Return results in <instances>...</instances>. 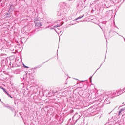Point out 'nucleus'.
I'll use <instances>...</instances> for the list:
<instances>
[{"label": "nucleus", "instance_id": "obj_1", "mask_svg": "<svg viewBox=\"0 0 125 125\" xmlns=\"http://www.w3.org/2000/svg\"><path fill=\"white\" fill-rule=\"evenodd\" d=\"M34 22L35 24V27H38L39 28L42 26V24H41V19L40 18L37 17L34 19Z\"/></svg>", "mask_w": 125, "mask_h": 125}, {"label": "nucleus", "instance_id": "obj_2", "mask_svg": "<svg viewBox=\"0 0 125 125\" xmlns=\"http://www.w3.org/2000/svg\"><path fill=\"white\" fill-rule=\"evenodd\" d=\"M81 117H82V113H76L73 116L72 120H76V121H78V120L80 119Z\"/></svg>", "mask_w": 125, "mask_h": 125}, {"label": "nucleus", "instance_id": "obj_3", "mask_svg": "<svg viewBox=\"0 0 125 125\" xmlns=\"http://www.w3.org/2000/svg\"><path fill=\"white\" fill-rule=\"evenodd\" d=\"M123 93H121V91H113L111 92L112 95H115V96H119L121 95Z\"/></svg>", "mask_w": 125, "mask_h": 125}, {"label": "nucleus", "instance_id": "obj_4", "mask_svg": "<svg viewBox=\"0 0 125 125\" xmlns=\"http://www.w3.org/2000/svg\"><path fill=\"white\" fill-rule=\"evenodd\" d=\"M61 25L60 24H57L55 26H53V27H50L51 26L49 25L48 26L46 27L45 29H50L51 30H54L56 33H57V31H56V30L54 29V28H58V27H60Z\"/></svg>", "mask_w": 125, "mask_h": 125}, {"label": "nucleus", "instance_id": "obj_5", "mask_svg": "<svg viewBox=\"0 0 125 125\" xmlns=\"http://www.w3.org/2000/svg\"><path fill=\"white\" fill-rule=\"evenodd\" d=\"M111 103V102L110 101V100L109 99V98H107L106 99H105V100L104 101L103 104L107 105L108 104H110V103Z\"/></svg>", "mask_w": 125, "mask_h": 125}, {"label": "nucleus", "instance_id": "obj_6", "mask_svg": "<svg viewBox=\"0 0 125 125\" xmlns=\"http://www.w3.org/2000/svg\"><path fill=\"white\" fill-rule=\"evenodd\" d=\"M3 91V92L5 93V94H7V95L8 96V97H10V98H13L12 96H11V95L9 94V93L6 91V90L4 88V89H2Z\"/></svg>", "mask_w": 125, "mask_h": 125}, {"label": "nucleus", "instance_id": "obj_7", "mask_svg": "<svg viewBox=\"0 0 125 125\" xmlns=\"http://www.w3.org/2000/svg\"><path fill=\"white\" fill-rule=\"evenodd\" d=\"M12 15V14H11V13H7L5 14V16L6 18H10Z\"/></svg>", "mask_w": 125, "mask_h": 125}, {"label": "nucleus", "instance_id": "obj_8", "mask_svg": "<svg viewBox=\"0 0 125 125\" xmlns=\"http://www.w3.org/2000/svg\"><path fill=\"white\" fill-rule=\"evenodd\" d=\"M39 68H40V66H36L34 68H32L31 69V71H32V72L34 73L35 70H37V69H39Z\"/></svg>", "mask_w": 125, "mask_h": 125}, {"label": "nucleus", "instance_id": "obj_9", "mask_svg": "<svg viewBox=\"0 0 125 125\" xmlns=\"http://www.w3.org/2000/svg\"><path fill=\"white\" fill-rule=\"evenodd\" d=\"M124 110H125V108L120 109L119 111L118 115H121V113H122V112H123Z\"/></svg>", "mask_w": 125, "mask_h": 125}, {"label": "nucleus", "instance_id": "obj_10", "mask_svg": "<svg viewBox=\"0 0 125 125\" xmlns=\"http://www.w3.org/2000/svg\"><path fill=\"white\" fill-rule=\"evenodd\" d=\"M10 10H12V11L14 10V6L13 5H11L10 6Z\"/></svg>", "mask_w": 125, "mask_h": 125}, {"label": "nucleus", "instance_id": "obj_11", "mask_svg": "<svg viewBox=\"0 0 125 125\" xmlns=\"http://www.w3.org/2000/svg\"><path fill=\"white\" fill-rule=\"evenodd\" d=\"M84 17V15L83 14V16H80L78 18H76L75 20H78V19H81V18H83V17Z\"/></svg>", "mask_w": 125, "mask_h": 125}, {"label": "nucleus", "instance_id": "obj_12", "mask_svg": "<svg viewBox=\"0 0 125 125\" xmlns=\"http://www.w3.org/2000/svg\"><path fill=\"white\" fill-rule=\"evenodd\" d=\"M9 109L10 110V111H12V112H14V108L13 107H11L10 106V107H9Z\"/></svg>", "mask_w": 125, "mask_h": 125}, {"label": "nucleus", "instance_id": "obj_13", "mask_svg": "<svg viewBox=\"0 0 125 125\" xmlns=\"http://www.w3.org/2000/svg\"><path fill=\"white\" fill-rule=\"evenodd\" d=\"M58 16H62V14H61V12L59 11L58 13L57 14Z\"/></svg>", "mask_w": 125, "mask_h": 125}, {"label": "nucleus", "instance_id": "obj_14", "mask_svg": "<svg viewBox=\"0 0 125 125\" xmlns=\"http://www.w3.org/2000/svg\"><path fill=\"white\" fill-rule=\"evenodd\" d=\"M119 91H120V93H122V92H123V91H124L125 92V87L124 88H123V89H120L119 90Z\"/></svg>", "mask_w": 125, "mask_h": 125}, {"label": "nucleus", "instance_id": "obj_15", "mask_svg": "<svg viewBox=\"0 0 125 125\" xmlns=\"http://www.w3.org/2000/svg\"><path fill=\"white\" fill-rule=\"evenodd\" d=\"M4 107H5V108H7V109H9V108L10 107V106H8V104H5Z\"/></svg>", "mask_w": 125, "mask_h": 125}, {"label": "nucleus", "instance_id": "obj_16", "mask_svg": "<svg viewBox=\"0 0 125 125\" xmlns=\"http://www.w3.org/2000/svg\"><path fill=\"white\" fill-rule=\"evenodd\" d=\"M62 5H64V8H65V7H66V3L63 2L62 3Z\"/></svg>", "mask_w": 125, "mask_h": 125}, {"label": "nucleus", "instance_id": "obj_17", "mask_svg": "<svg viewBox=\"0 0 125 125\" xmlns=\"http://www.w3.org/2000/svg\"><path fill=\"white\" fill-rule=\"evenodd\" d=\"M102 66V63L100 65L99 68L97 69V70L96 71V72H97V70H99V69H100V68H101V66Z\"/></svg>", "mask_w": 125, "mask_h": 125}, {"label": "nucleus", "instance_id": "obj_18", "mask_svg": "<svg viewBox=\"0 0 125 125\" xmlns=\"http://www.w3.org/2000/svg\"><path fill=\"white\" fill-rule=\"evenodd\" d=\"M23 67H24V68H26L27 69H29V67L25 65V64H23Z\"/></svg>", "mask_w": 125, "mask_h": 125}, {"label": "nucleus", "instance_id": "obj_19", "mask_svg": "<svg viewBox=\"0 0 125 125\" xmlns=\"http://www.w3.org/2000/svg\"><path fill=\"white\" fill-rule=\"evenodd\" d=\"M91 116H95V113H91Z\"/></svg>", "mask_w": 125, "mask_h": 125}, {"label": "nucleus", "instance_id": "obj_20", "mask_svg": "<svg viewBox=\"0 0 125 125\" xmlns=\"http://www.w3.org/2000/svg\"><path fill=\"white\" fill-rule=\"evenodd\" d=\"M0 88H1V89H3L4 88H3V87L2 86H0Z\"/></svg>", "mask_w": 125, "mask_h": 125}, {"label": "nucleus", "instance_id": "obj_21", "mask_svg": "<svg viewBox=\"0 0 125 125\" xmlns=\"http://www.w3.org/2000/svg\"><path fill=\"white\" fill-rule=\"evenodd\" d=\"M112 32V30H110L109 32V36L111 35V32Z\"/></svg>", "mask_w": 125, "mask_h": 125}, {"label": "nucleus", "instance_id": "obj_22", "mask_svg": "<svg viewBox=\"0 0 125 125\" xmlns=\"http://www.w3.org/2000/svg\"><path fill=\"white\" fill-rule=\"evenodd\" d=\"M112 33H116V34H117V35H119V34L115 31H112Z\"/></svg>", "mask_w": 125, "mask_h": 125}, {"label": "nucleus", "instance_id": "obj_23", "mask_svg": "<svg viewBox=\"0 0 125 125\" xmlns=\"http://www.w3.org/2000/svg\"><path fill=\"white\" fill-rule=\"evenodd\" d=\"M91 79H92V76H91V77H90V80H91Z\"/></svg>", "mask_w": 125, "mask_h": 125}, {"label": "nucleus", "instance_id": "obj_24", "mask_svg": "<svg viewBox=\"0 0 125 125\" xmlns=\"http://www.w3.org/2000/svg\"><path fill=\"white\" fill-rule=\"evenodd\" d=\"M42 0V1H44V0Z\"/></svg>", "mask_w": 125, "mask_h": 125}, {"label": "nucleus", "instance_id": "obj_25", "mask_svg": "<svg viewBox=\"0 0 125 125\" xmlns=\"http://www.w3.org/2000/svg\"><path fill=\"white\" fill-rule=\"evenodd\" d=\"M117 28V29H119V28H118L117 27H116Z\"/></svg>", "mask_w": 125, "mask_h": 125}, {"label": "nucleus", "instance_id": "obj_26", "mask_svg": "<svg viewBox=\"0 0 125 125\" xmlns=\"http://www.w3.org/2000/svg\"><path fill=\"white\" fill-rule=\"evenodd\" d=\"M103 100H104V97L103 98Z\"/></svg>", "mask_w": 125, "mask_h": 125}, {"label": "nucleus", "instance_id": "obj_27", "mask_svg": "<svg viewBox=\"0 0 125 125\" xmlns=\"http://www.w3.org/2000/svg\"><path fill=\"white\" fill-rule=\"evenodd\" d=\"M104 60H106V58H105Z\"/></svg>", "mask_w": 125, "mask_h": 125}, {"label": "nucleus", "instance_id": "obj_28", "mask_svg": "<svg viewBox=\"0 0 125 125\" xmlns=\"http://www.w3.org/2000/svg\"><path fill=\"white\" fill-rule=\"evenodd\" d=\"M124 38V41H125V38Z\"/></svg>", "mask_w": 125, "mask_h": 125}, {"label": "nucleus", "instance_id": "obj_29", "mask_svg": "<svg viewBox=\"0 0 125 125\" xmlns=\"http://www.w3.org/2000/svg\"><path fill=\"white\" fill-rule=\"evenodd\" d=\"M100 27L101 28V26H100Z\"/></svg>", "mask_w": 125, "mask_h": 125}, {"label": "nucleus", "instance_id": "obj_30", "mask_svg": "<svg viewBox=\"0 0 125 125\" xmlns=\"http://www.w3.org/2000/svg\"><path fill=\"white\" fill-rule=\"evenodd\" d=\"M122 104H124V103H123Z\"/></svg>", "mask_w": 125, "mask_h": 125}]
</instances>
